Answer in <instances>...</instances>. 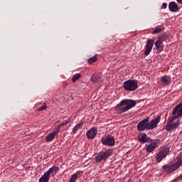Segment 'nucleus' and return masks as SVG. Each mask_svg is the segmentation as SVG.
<instances>
[{"label":"nucleus","instance_id":"31","mask_svg":"<svg viewBox=\"0 0 182 182\" xmlns=\"http://www.w3.org/2000/svg\"><path fill=\"white\" fill-rule=\"evenodd\" d=\"M119 171V169H117V168L115 170V171Z\"/></svg>","mask_w":182,"mask_h":182},{"label":"nucleus","instance_id":"20","mask_svg":"<svg viewBox=\"0 0 182 182\" xmlns=\"http://www.w3.org/2000/svg\"><path fill=\"white\" fill-rule=\"evenodd\" d=\"M55 134H54L53 132H50L48 135L46 136V141H52L53 139H55Z\"/></svg>","mask_w":182,"mask_h":182},{"label":"nucleus","instance_id":"10","mask_svg":"<svg viewBox=\"0 0 182 182\" xmlns=\"http://www.w3.org/2000/svg\"><path fill=\"white\" fill-rule=\"evenodd\" d=\"M170 148L168 147L165 146L163 149H161V151L156 156V161L158 163H161L163 159H166V157H167V155L168 154Z\"/></svg>","mask_w":182,"mask_h":182},{"label":"nucleus","instance_id":"6","mask_svg":"<svg viewBox=\"0 0 182 182\" xmlns=\"http://www.w3.org/2000/svg\"><path fill=\"white\" fill-rule=\"evenodd\" d=\"M113 154V150L112 149H108L105 151H102L97 154V155L95 157V161L97 163H100V161H106L110 156Z\"/></svg>","mask_w":182,"mask_h":182},{"label":"nucleus","instance_id":"27","mask_svg":"<svg viewBox=\"0 0 182 182\" xmlns=\"http://www.w3.org/2000/svg\"><path fill=\"white\" fill-rule=\"evenodd\" d=\"M121 178H122V176H120V173L118 174V175L117 176V180L116 181V182H122V180H120Z\"/></svg>","mask_w":182,"mask_h":182},{"label":"nucleus","instance_id":"9","mask_svg":"<svg viewBox=\"0 0 182 182\" xmlns=\"http://www.w3.org/2000/svg\"><path fill=\"white\" fill-rule=\"evenodd\" d=\"M166 39H167V36H166V34H162L161 36L158 37V40L155 42V46L156 48L158 53H161L163 48H164L163 42H164Z\"/></svg>","mask_w":182,"mask_h":182},{"label":"nucleus","instance_id":"23","mask_svg":"<svg viewBox=\"0 0 182 182\" xmlns=\"http://www.w3.org/2000/svg\"><path fill=\"white\" fill-rule=\"evenodd\" d=\"M163 31V28L160 27H156L154 28V30L152 31L153 35H155L156 33H160Z\"/></svg>","mask_w":182,"mask_h":182},{"label":"nucleus","instance_id":"1","mask_svg":"<svg viewBox=\"0 0 182 182\" xmlns=\"http://www.w3.org/2000/svg\"><path fill=\"white\" fill-rule=\"evenodd\" d=\"M178 117H182V102L173 108L171 117L168 118L167 124L165 126L166 132H173L180 127V119H177L176 122H174V120Z\"/></svg>","mask_w":182,"mask_h":182},{"label":"nucleus","instance_id":"22","mask_svg":"<svg viewBox=\"0 0 182 182\" xmlns=\"http://www.w3.org/2000/svg\"><path fill=\"white\" fill-rule=\"evenodd\" d=\"M97 60V55H95L93 57L88 59V63H95Z\"/></svg>","mask_w":182,"mask_h":182},{"label":"nucleus","instance_id":"19","mask_svg":"<svg viewBox=\"0 0 182 182\" xmlns=\"http://www.w3.org/2000/svg\"><path fill=\"white\" fill-rule=\"evenodd\" d=\"M82 126H83V123L82 122L77 124L73 129V133H74L75 134L76 132L79 130V129H82Z\"/></svg>","mask_w":182,"mask_h":182},{"label":"nucleus","instance_id":"16","mask_svg":"<svg viewBox=\"0 0 182 182\" xmlns=\"http://www.w3.org/2000/svg\"><path fill=\"white\" fill-rule=\"evenodd\" d=\"M161 82L165 86H168L171 83V77L168 75H164L161 77Z\"/></svg>","mask_w":182,"mask_h":182},{"label":"nucleus","instance_id":"5","mask_svg":"<svg viewBox=\"0 0 182 182\" xmlns=\"http://www.w3.org/2000/svg\"><path fill=\"white\" fill-rule=\"evenodd\" d=\"M60 170L58 166H52L39 178V182H48L50 178V175L56 176L58 172Z\"/></svg>","mask_w":182,"mask_h":182},{"label":"nucleus","instance_id":"29","mask_svg":"<svg viewBox=\"0 0 182 182\" xmlns=\"http://www.w3.org/2000/svg\"><path fill=\"white\" fill-rule=\"evenodd\" d=\"M177 2H178V4H182V0H177Z\"/></svg>","mask_w":182,"mask_h":182},{"label":"nucleus","instance_id":"7","mask_svg":"<svg viewBox=\"0 0 182 182\" xmlns=\"http://www.w3.org/2000/svg\"><path fill=\"white\" fill-rule=\"evenodd\" d=\"M137 85H139V81L136 80H128L124 82L123 87L127 92H134L138 87Z\"/></svg>","mask_w":182,"mask_h":182},{"label":"nucleus","instance_id":"11","mask_svg":"<svg viewBox=\"0 0 182 182\" xmlns=\"http://www.w3.org/2000/svg\"><path fill=\"white\" fill-rule=\"evenodd\" d=\"M101 143L104 146H109L113 147L114 146V137L112 135H107L101 139Z\"/></svg>","mask_w":182,"mask_h":182},{"label":"nucleus","instance_id":"2","mask_svg":"<svg viewBox=\"0 0 182 182\" xmlns=\"http://www.w3.org/2000/svg\"><path fill=\"white\" fill-rule=\"evenodd\" d=\"M160 120H161V117L158 116L151 122H149V118L146 117V119L141 120L137 124V130L138 132H144V130H153V129H156L159 123H160Z\"/></svg>","mask_w":182,"mask_h":182},{"label":"nucleus","instance_id":"21","mask_svg":"<svg viewBox=\"0 0 182 182\" xmlns=\"http://www.w3.org/2000/svg\"><path fill=\"white\" fill-rule=\"evenodd\" d=\"M80 76H82V75H80V73L75 74L72 78L73 82L75 83V82H76V80H79V79H80Z\"/></svg>","mask_w":182,"mask_h":182},{"label":"nucleus","instance_id":"25","mask_svg":"<svg viewBox=\"0 0 182 182\" xmlns=\"http://www.w3.org/2000/svg\"><path fill=\"white\" fill-rule=\"evenodd\" d=\"M70 122V119H68L67 120H65L64 122H63V123H61L58 126H60V127H62V126H66V124H68Z\"/></svg>","mask_w":182,"mask_h":182},{"label":"nucleus","instance_id":"24","mask_svg":"<svg viewBox=\"0 0 182 182\" xmlns=\"http://www.w3.org/2000/svg\"><path fill=\"white\" fill-rule=\"evenodd\" d=\"M48 107V105H46V103H44L41 107H40L38 109V112H42V110H45V109H46Z\"/></svg>","mask_w":182,"mask_h":182},{"label":"nucleus","instance_id":"12","mask_svg":"<svg viewBox=\"0 0 182 182\" xmlns=\"http://www.w3.org/2000/svg\"><path fill=\"white\" fill-rule=\"evenodd\" d=\"M153 46H154V40L149 39L146 41V44L145 46L144 55L145 56H149L153 50Z\"/></svg>","mask_w":182,"mask_h":182},{"label":"nucleus","instance_id":"3","mask_svg":"<svg viewBox=\"0 0 182 182\" xmlns=\"http://www.w3.org/2000/svg\"><path fill=\"white\" fill-rule=\"evenodd\" d=\"M136 105V101L133 100H123L117 105L115 110L117 113H124V112H127L128 110H130V109H133Z\"/></svg>","mask_w":182,"mask_h":182},{"label":"nucleus","instance_id":"17","mask_svg":"<svg viewBox=\"0 0 182 182\" xmlns=\"http://www.w3.org/2000/svg\"><path fill=\"white\" fill-rule=\"evenodd\" d=\"M102 80V77H100V75L94 74L91 77V82L92 83H99Z\"/></svg>","mask_w":182,"mask_h":182},{"label":"nucleus","instance_id":"18","mask_svg":"<svg viewBox=\"0 0 182 182\" xmlns=\"http://www.w3.org/2000/svg\"><path fill=\"white\" fill-rule=\"evenodd\" d=\"M83 174V172L78 171L75 173L73 174L70 178V181L68 182H76L77 180V176Z\"/></svg>","mask_w":182,"mask_h":182},{"label":"nucleus","instance_id":"26","mask_svg":"<svg viewBox=\"0 0 182 182\" xmlns=\"http://www.w3.org/2000/svg\"><path fill=\"white\" fill-rule=\"evenodd\" d=\"M59 132H60V125H58L57 128H55L53 133L56 136V134H58Z\"/></svg>","mask_w":182,"mask_h":182},{"label":"nucleus","instance_id":"14","mask_svg":"<svg viewBox=\"0 0 182 182\" xmlns=\"http://www.w3.org/2000/svg\"><path fill=\"white\" fill-rule=\"evenodd\" d=\"M151 138L147 136L146 133H141L138 136V140L141 143H148L150 141Z\"/></svg>","mask_w":182,"mask_h":182},{"label":"nucleus","instance_id":"30","mask_svg":"<svg viewBox=\"0 0 182 182\" xmlns=\"http://www.w3.org/2000/svg\"><path fill=\"white\" fill-rule=\"evenodd\" d=\"M178 178H179L180 180H182V174L178 176Z\"/></svg>","mask_w":182,"mask_h":182},{"label":"nucleus","instance_id":"32","mask_svg":"<svg viewBox=\"0 0 182 182\" xmlns=\"http://www.w3.org/2000/svg\"><path fill=\"white\" fill-rule=\"evenodd\" d=\"M119 174H121V172H120V171H119Z\"/></svg>","mask_w":182,"mask_h":182},{"label":"nucleus","instance_id":"8","mask_svg":"<svg viewBox=\"0 0 182 182\" xmlns=\"http://www.w3.org/2000/svg\"><path fill=\"white\" fill-rule=\"evenodd\" d=\"M145 150L147 153H152L160 145V139H150L149 142H146Z\"/></svg>","mask_w":182,"mask_h":182},{"label":"nucleus","instance_id":"4","mask_svg":"<svg viewBox=\"0 0 182 182\" xmlns=\"http://www.w3.org/2000/svg\"><path fill=\"white\" fill-rule=\"evenodd\" d=\"M182 166V157H176V161L173 164H166L162 167V171L165 174H171L178 170Z\"/></svg>","mask_w":182,"mask_h":182},{"label":"nucleus","instance_id":"28","mask_svg":"<svg viewBox=\"0 0 182 182\" xmlns=\"http://www.w3.org/2000/svg\"><path fill=\"white\" fill-rule=\"evenodd\" d=\"M166 8H167V4L164 3L161 6V9H166Z\"/></svg>","mask_w":182,"mask_h":182},{"label":"nucleus","instance_id":"13","mask_svg":"<svg viewBox=\"0 0 182 182\" xmlns=\"http://www.w3.org/2000/svg\"><path fill=\"white\" fill-rule=\"evenodd\" d=\"M97 134V129L95 127H92L90 130L86 132L87 139L90 140H93L95 137H96Z\"/></svg>","mask_w":182,"mask_h":182},{"label":"nucleus","instance_id":"15","mask_svg":"<svg viewBox=\"0 0 182 182\" xmlns=\"http://www.w3.org/2000/svg\"><path fill=\"white\" fill-rule=\"evenodd\" d=\"M168 8L171 12H177L178 11V5L174 1H171L168 4Z\"/></svg>","mask_w":182,"mask_h":182}]
</instances>
